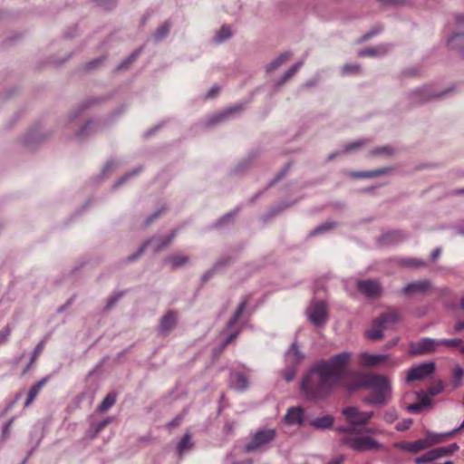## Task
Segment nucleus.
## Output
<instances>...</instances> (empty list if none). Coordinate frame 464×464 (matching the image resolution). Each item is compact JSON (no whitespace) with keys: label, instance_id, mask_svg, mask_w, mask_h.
I'll use <instances>...</instances> for the list:
<instances>
[{"label":"nucleus","instance_id":"1a4fd4ad","mask_svg":"<svg viewBox=\"0 0 464 464\" xmlns=\"http://www.w3.org/2000/svg\"><path fill=\"white\" fill-rule=\"evenodd\" d=\"M275 437L276 430L273 429L259 430L254 434L251 441L246 445L245 449L248 452L254 451L272 441Z\"/></svg>","mask_w":464,"mask_h":464},{"label":"nucleus","instance_id":"c756f323","mask_svg":"<svg viewBox=\"0 0 464 464\" xmlns=\"http://www.w3.org/2000/svg\"><path fill=\"white\" fill-rule=\"evenodd\" d=\"M232 32L230 27L227 25H223L215 36V41L219 44L230 38Z\"/></svg>","mask_w":464,"mask_h":464},{"label":"nucleus","instance_id":"72a5a7b5","mask_svg":"<svg viewBox=\"0 0 464 464\" xmlns=\"http://www.w3.org/2000/svg\"><path fill=\"white\" fill-rule=\"evenodd\" d=\"M439 341V346L445 345L450 348H460L462 340L459 338H453V339H440Z\"/></svg>","mask_w":464,"mask_h":464},{"label":"nucleus","instance_id":"2eb2a0df","mask_svg":"<svg viewBox=\"0 0 464 464\" xmlns=\"http://www.w3.org/2000/svg\"><path fill=\"white\" fill-rule=\"evenodd\" d=\"M285 421L289 425L302 426L304 424V411L301 407H292L287 410Z\"/></svg>","mask_w":464,"mask_h":464},{"label":"nucleus","instance_id":"09e8293b","mask_svg":"<svg viewBox=\"0 0 464 464\" xmlns=\"http://www.w3.org/2000/svg\"><path fill=\"white\" fill-rule=\"evenodd\" d=\"M362 144H363L362 141H355V142L348 143L347 145H345L344 151L345 152L352 151L353 150L360 148L361 146H362Z\"/></svg>","mask_w":464,"mask_h":464},{"label":"nucleus","instance_id":"e2e57ef3","mask_svg":"<svg viewBox=\"0 0 464 464\" xmlns=\"http://www.w3.org/2000/svg\"><path fill=\"white\" fill-rule=\"evenodd\" d=\"M92 124V122H88L86 123V125L82 128V130H81V133L80 135H83L84 131L89 129L91 127V125Z\"/></svg>","mask_w":464,"mask_h":464},{"label":"nucleus","instance_id":"7ed1b4c3","mask_svg":"<svg viewBox=\"0 0 464 464\" xmlns=\"http://www.w3.org/2000/svg\"><path fill=\"white\" fill-rule=\"evenodd\" d=\"M338 430L345 433L341 439L342 443L355 451H366L381 447L380 443L370 436L356 435L354 427L338 428Z\"/></svg>","mask_w":464,"mask_h":464},{"label":"nucleus","instance_id":"864d4df0","mask_svg":"<svg viewBox=\"0 0 464 464\" xmlns=\"http://www.w3.org/2000/svg\"><path fill=\"white\" fill-rule=\"evenodd\" d=\"M384 4L400 5L405 3L407 0H381Z\"/></svg>","mask_w":464,"mask_h":464},{"label":"nucleus","instance_id":"c85d7f7f","mask_svg":"<svg viewBox=\"0 0 464 464\" xmlns=\"http://www.w3.org/2000/svg\"><path fill=\"white\" fill-rule=\"evenodd\" d=\"M175 237H176V231H173L170 236H169L165 238L157 239L156 245L154 247V251L158 252V251L163 249L164 247H166L167 246H169L172 242V240L175 238Z\"/></svg>","mask_w":464,"mask_h":464},{"label":"nucleus","instance_id":"3c124183","mask_svg":"<svg viewBox=\"0 0 464 464\" xmlns=\"http://www.w3.org/2000/svg\"><path fill=\"white\" fill-rule=\"evenodd\" d=\"M295 375V372L294 370H289L285 372L284 378L286 382H289L294 379Z\"/></svg>","mask_w":464,"mask_h":464},{"label":"nucleus","instance_id":"20e7f679","mask_svg":"<svg viewBox=\"0 0 464 464\" xmlns=\"http://www.w3.org/2000/svg\"><path fill=\"white\" fill-rule=\"evenodd\" d=\"M457 430H453L447 433L429 434L425 440H418L411 442H395L393 444V448L411 453H418L432 445L443 442L447 438L452 437L456 434Z\"/></svg>","mask_w":464,"mask_h":464},{"label":"nucleus","instance_id":"f3484780","mask_svg":"<svg viewBox=\"0 0 464 464\" xmlns=\"http://www.w3.org/2000/svg\"><path fill=\"white\" fill-rule=\"evenodd\" d=\"M47 382H48V377H44V378L41 379L40 381H38L35 384H34L31 387V389L29 390V392L27 393V398L24 401L25 408L30 406L34 402V401L35 400L37 395L40 393L43 387L47 383Z\"/></svg>","mask_w":464,"mask_h":464},{"label":"nucleus","instance_id":"5701e85b","mask_svg":"<svg viewBox=\"0 0 464 464\" xmlns=\"http://www.w3.org/2000/svg\"><path fill=\"white\" fill-rule=\"evenodd\" d=\"M291 56H292V53L289 52L280 54L277 58H276L269 64H267L266 72H271L276 70L283 63H285L287 60H289Z\"/></svg>","mask_w":464,"mask_h":464},{"label":"nucleus","instance_id":"052dcab7","mask_svg":"<svg viewBox=\"0 0 464 464\" xmlns=\"http://www.w3.org/2000/svg\"><path fill=\"white\" fill-rule=\"evenodd\" d=\"M12 423H13V419H12V420H10L5 424V428H4V430H3L4 434H7V433L9 432L10 428H11V426H12Z\"/></svg>","mask_w":464,"mask_h":464},{"label":"nucleus","instance_id":"13d9d810","mask_svg":"<svg viewBox=\"0 0 464 464\" xmlns=\"http://www.w3.org/2000/svg\"><path fill=\"white\" fill-rule=\"evenodd\" d=\"M440 256V249L436 248L431 253V259L435 261Z\"/></svg>","mask_w":464,"mask_h":464},{"label":"nucleus","instance_id":"39448f33","mask_svg":"<svg viewBox=\"0 0 464 464\" xmlns=\"http://www.w3.org/2000/svg\"><path fill=\"white\" fill-rule=\"evenodd\" d=\"M399 319V312L390 309L373 321L372 327L366 331L365 334L371 340H379L382 337L383 330L394 325Z\"/></svg>","mask_w":464,"mask_h":464},{"label":"nucleus","instance_id":"c9c22d12","mask_svg":"<svg viewBox=\"0 0 464 464\" xmlns=\"http://www.w3.org/2000/svg\"><path fill=\"white\" fill-rule=\"evenodd\" d=\"M393 153L394 149L389 145L378 147L372 150L373 155H392Z\"/></svg>","mask_w":464,"mask_h":464},{"label":"nucleus","instance_id":"680f3d73","mask_svg":"<svg viewBox=\"0 0 464 464\" xmlns=\"http://www.w3.org/2000/svg\"><path fill=\"white\" fill-rule=\"evenodd\" d=\"M420 404H421V408L423 406H427V405L430 404V400L427 397H424V398L421 399V401H420Z\"/></svg>","mask_w":464,"mask_h":464},{"label":"nucleus","instance_id":"2f4dec72","mask_svg":"<svg viewBox=\"0 0 464 464\" xmlns=\"http://www.w3.org/2000/svg\"><path fill=\"white\" fill-rule=\"evenodd\" d=\"M384 173L383 169H376L372 171H362V172H351L350 176L353 178H372Z\"/></svg>","mask_w":464,"mask_h":464},{"label":"nucleus","instance_id":"423d86ee","mask_svg":"<svg viewBox=\"0 0 464 464\" xmlns=\"http://www.w3.org/2000/svg\"><path fill=\"white\" fill-rule=\"evenodd\" d=\"M343 415L348 423L359 426L367 424L373 416V412L362 411L356 407H346L343 410Z\"/></svg>","mask_w":464,"mask_h":464},{"label":"nucleus","instance_id":"7c9ffc66","mask_svg":"<svg viewBox=\"0 0 464 464\" xmlns=\"http://www.w3.org/2000/svg\"><path fill=\"white\" fill-rule=\"evenodd\" d=\"M303 65V63L302 62H299V63H296L295 64H294L285 74L284 76L281 78V80L278 82V85H282L284 84L285 82H287L289 79H291L296 72L297 71L301 68V66Z\"/></svg>","mask_w":464,"mask_h":464},{"label":"nucleus","instance_id":"ddd939ff","mask_svg":"<svg viewBox=\"0 0 464 464\" xmlns=\"http://www.w3.org/2000/svg\"><path fill=\"white\" fill-rule=\"evenodd\" d=\"M431 287V283L428 279H423L408 284L401 289L404 295H411L415 293H425Z\"/></svg>","mask_w":464,"mask_h":464},{"label":"nucleus","instance_id":"58836bf2","mask_svg":"<svg viewBox=\"0 0 464 464\" xmlns=\"http://www.w3.org/2000/svg\"><path fill=\"white\" fill-rule=\"evenodd\" d=\"M360 72V65L358 64H345L343 67V74H357Z\"/></svg>","mask_w":464,"mask_h":464},{"label":"nucleus","instance_id":"0eeeda50","mask_svg":"<svg viewBox=\"0 0 464 464\" xmlns=\"http://www.w3.org/2000/svg\"><path fill=\"white\" fill-rule=\"evenodd\" d=\"M455 22L459 31L453 33L447 44L451 49H459L464 57V14H456Z\"/></svg>","mask_w":464,"mask_h":464},{"label":"nucleus","instance_id":"f704fd0d","mask_svg":"<svg viewBox=\"0 0 464 464\" xmlns=\"http://www.w3.org/2000/svg\"><path fill=\"white\" fill-rule=\"evenodd\" d=\"M453 379H454V386L457 387L460 384L461 380L464 376V372L459 365H456L453 369Z\"/></svg>","mask_w":464,"mask_h":464},{"label":"nucleus","instance_id":"79ce46f5","mask_svg":"<svg viewBox=\"0 0 464 464\" xmlns=\"http://www.w3.org/2000/svg\"><path fill=\"white\" fill-rule=\"evenodd\" d=\"M111 418H107L99 422L94 428V436L100 433L109 423H111Z\"/></svg>","mask_w":464,"mask_h":464},{"label":"nucleus","instance_id":"5fc2aeb1","mask_svg":"<svg viewBox=\"0 0 464 464\" xmlns=\"http://www.w3.org/2000/svg\"><path fill=\"white\" fill-rule=\"evenodd\" d=\"M464 330V321L458 322L454 326L455 332H460Z\"/></svg>","mask_w":464,"mask_h":464},{"label":"nucleus","instance_id":"f8f14e48","mask_svg":"<svg viewBox=\"0 0 464 464\" xmlns=\"http://www.w3.org/2000/svg\"><path fill=\"white\" fill-rule=\"evenodd\" d=\"M357 290L369 298H377L382 295V286L376 280L357 281Z\"/></svg>","mask_w":464,"mask_h":464},{"label":"nucleus","instance_id":"cd10ccee","mask_svg":"<svg viewBox=\"0 0 464 464\" xmlns=\"http://www.w3.org/2000/svg\"><path fill=\"white\" fill-rule=\"evenodd\" d=\"M193 446L191 442V437L188 433H186L178 444V452L181 456L186 450H190Z\"/></svg>","mask_w":464,"mask_h":464},{"label":"nucleus","instance_id":"ea45409f","mask_svg":"<svg viewBox=\"0 0 464 464\" xmlns=\"http://www.w3.org/2000/svg\"><path fill=\"white\" fill-rule=\"evenodd\" d=\"M412 424L411 419H405L402 421L396 424L395 429L399 431L407 430Z\"/></svg>","mask_w":464,"mask_h":464},{"label":"nucleus","instance_id":"69168bd1","mask_svg":"<svg viewBox=\"0 0 464 464\" xmlns=\"http://www.w3.org/2000/svg\"><path fill=\"white\" fill-rule=\"evenodd\" d=\"M326 229H328V227L326 226H322V227H317L315 229L314 233H320V232H322L324 230H326Z\"/></svg>","mask_w":464,"mask_h":464},{"label":"nucleus","instance_id":"774afa93","mask_svg":"<svg viewBox=\"0 0 464 464\" xmlns=\"http://www.w3.org/2000/svg\"><path fill=\"white\" fill-rule=\"evenodd\" d=\"M252 461L250 459H246V460H244V461H241V462H237L235 464H251Z\"/></svg>","mask_w":464,"mask_h":464},{"label":"nucleus","instance_id":"bb28decb","mask_svg":"<svg viewBox=\"0 0 464 464\" xmlns=\"http://www.w3.org/2000/svg\"><path fill=\"white\" fill-rule=\"evenodd\" d=\"M387 52V48L384 46H378L372 48H367L359 52L360 57L375 56L384 54Z\"/></svg>","mask_w":464,"mask_h":464},{"label":"nucleus","instance_id":"393cba45","mask_svg":"<svg viewBox=\"0 0 464 464\" xmlns=\"http://www.w3.org/2000/svg\"><path fill=\"white\" fill-rule=\"evenodd\" d=\"M115 402H116V394L109 393L106 395V397L103 399V401L100 403L97 410L99 412H105L111 407H112L115 404Z\"/></svg>","mask_w":464,"mask_h":464},{"label":"nucleus","instance_id":"bf43d9fd","mask_svg":"<svg viewBox=\"0 0 464 464\" xmlns=\"http://www.w3.org/2000/svg\"><path fill=\"white\" fill-rule=\"evenodd\" d=\"M160 214V211L156 212L154 215L150 216L147 221L146 224L150 225L151 222H153Z\"/></svg>","mask_w":464,"mask_h":464},{"label":"nucleus","instance_id":"6ab92c4d","mask_svg":"<svg viewBox=\"0 0 464 464\" xmlns=\"http://www.w3.org/2000/svg\"><path fill=\"white\" fill-rule=\"evenodd\" d=\"M242 110V107L240 106H235V107H231L229 109H227L226 111L222 112V113H219V114H217V115H214L213 117H211L209 120H208V125H214V124H217L218 122H221L222 121L227 119L230 115L239 111Z\"/></svg>","mask_w":464,"mask_h":464},{"label":"nucleus","instance_id":"6e6d98bb","mask_svg":"<svg viewBox=\"0 0 464 464\" xmlns=\"http://www.w3.org/2000/svg\"><path fill=\"white\" fill-rule=\"evenodd\" d=\"M409 410L411 411H418L421 410V404L420 403H413L409 406Z\"/></svg>","mask_w":464,"mask_h":464},{"label":"nucleus","instance_id":"412c9836","mask_svg":"<svg viewBox=\"0 0 464 464\" xmlns=\"http://www.w3.org/2000/svg\"><path fill=\"white\" fill-rule=\"evenodd\" d=\"M231 382L234 387L238 391H244L248 386V381L246 377L240 372H236L231 375Z\"/></svg>","mask_w":464,"mask_h":464},{"label":"nucleus","instance_id":"9b49d317","mask_svg":"<svg viewBox=\"0 0 464 464\" xmlns=\"http://www.w3.org/2000/svg\"><path fill=\"white\" fill-rule=\"evenodd\" d=\"M435 371V363L434 362H425L419 364L415 367H412L408 372L406 381L408 382L422 380L430 374H432Z\"/></svg>","mask_w":464,"mask_h":464},{"label":"nucleus","instance_id":"4d7b16f0","mask_svg":"<svg viewBox=\"0 0 464 464\" xmlns=\"http://www.w3.org/2000/svg\"><path fill=\"white\" fill-rule=\"evenodd\" d=\"M343 461V457L339 456L329 461L327 464H342Z\"/></svg>","mask_w":464,"mask_h":464},{"label":"nucleus","instance_id":"f257e3e1","mask_svg":"<svg viewBox=\"0 0 464 464\" xmlns=\"http://www.w3.org/2000/svg\"><path fill=\"white\" fill-rule=\"evenodd\" d=\"M352 354L343 352L315 362L304 375L301 390L307 399L320 401L328 398L339 386L348 389Z\"/></svg>","mask_w":464,"mask_h":464},{"label":"nucleus","instance_id":"49530a36","mask_svg":"<svg viewBox=\"0 0 464 464\" xmlns=\"http://www.w3.org/2000/svg\"><path fill=\"white\" fill-rule=\"evenodd\" d=\"M443 388H444L443 384L441 382H440L437 385L431 386L429 389V394L431 396L438 395L439 393H440L442 392Z\"/></svg>","mask_w":464,"mask_h":464},{"label":"nucleus","instance_id":"e433bc0d","mask_svg":"<svg viewBox=\"0 0 464 464\" xmlns=\"http://www.w3.org/2000/svg\"><path fill=\"white\" fill-rule=\"evenodd\" d=\"M401 265L410 267H422L426 266L425 262L416 258L404 259L401 261Z\"/></svg>","mask_w":464,"mask_h":464},{"label":"nucleus","instance_id":"603ef678","mask_svg":"<svg viewBox=\"0 0 464 464\" xmlns=\"http://www.w3.org/2000/svg\"><path fill=\"white\" fill-rule=\"evenodd\" d=\"M218 92H219V88L218 87H213V88H211L208 91V92L207 94V97L208 98H213V97H215L218 93Z\"/></svg>","mask_w":464,"mask_h":464},{"label":"nucleus","instance_id":"a18cd8bd","mask_svg":"<svg viewBox=\"0 0 464 464\" xmlns=\"http://www.w3.org/2000/svg\"><path fill=\"white\" fill-rule=\"evenodd\" d=\"M11 334V329L6 326L3 331L0 332V344L5 343Z\"/></svg>","mask_w":464,"mask_h":464},{"label":"nucleus","instance_id":"0e129e2a","mask_svg":"<svg viewBox=\"0 0 464 464\" xmlns=\"http://www.w3.org/2000/svg\"><path fill=\"white\" fill-rule=\"evenodd\" d=\"M117 301V298H111V300H109L108 304H107V307L108 308H111L114 303Z\"/></svg>","mask_w":464,"mask_h":464},{"label":"nucleus","instance_id":"b1692460","mask_svg":"<svg viewBox=\"0 0 464 464\" xmlns=\"http://www.w3.org/2000/svg\"><path fill=\"white\" fill-rule=\"evenodd\" d=\"M166 263H169L172 269H176L186 265L188 262V257L179 255H172L165 259Z\"/></svg>","mask_w":464,"mask_h":464},{"label":"nucleus","instance_id":"6e6552de","mask_svg":"<svg viewBox=\"0 0 464 464\" xmlns=\"http://www.w3.org/2000/svg\"><path fill=\"white\" fill-rule=\"evenodd\" d=\"M308 318L316 326H323L328 320L326 304L323 301L314 302L308 309Z\"/></svg>","mask_w":464,"mask_h":464},{"label":"nucleus","instance_id":"4468645a","mask_svg":"<svg viewBox=\"0 0 464 464\" xmlns=\"http://www.w3.org/2000/svg\"><path fill=\"white\" fill-rule=\"evenodd\" d=\"M448 456L447 450L445 447H440L433 449L431 450L427 451L422 456L417 457L414 459V462L416 464H422L426 462H431L437 459H440L441 457Z\"/></svg>","mask_w":464,"mask_h":464},{"label":"nucleus","instance_id":"dca6fc26","mask_svg":"<svg viewBox=\"0 0 464 464\" xmlns=\"http://www.w3.org/2000/svg\"><path fill=\"white\" fill-rule=\"evenodd\" d=\"M387 358L386 355L362 353L360 358V363L364 367H373L385 362Z\"/></svg>","mask_w":464,"mask_h":464},{"label":"nucleus","instance_id":"f03ea898","mask_svg":"<svg viewBox=\"0 0 464 464\" xmlns=\"http://www.w3.org/2000/svg\"><path fill=\"white\" fill-rule=\"evenodd\" d=\"M365 387L372 390V393L365 398L364 401L382 405L386 401L392 388L390 380L382 374H362L351 370L349 390H357Z\"/></svg>","mask_w":464,"mask_h":464},{"label":"nucleus","instance_id":"a878e982","mask_svg":"<svg viewBox=\"0 0 464 464\" xmlns=\"http://www.w3.org/2000/svg\"><path fill=\"white\" fill-rule=\"evenodd\" d=\"M246 306V300L242 301L238 304V306H237L234 315L228 321V323L227 324V328H228V329L232 328L238 322V320L240 319L242 314L244 313V310H245Z\"/></svg>","mask_w":464,"mask_h":464},{"label":"nucleus","instance_id":"9d476101","mask_svg":"<svg viewBox=\"0 0 464 464\" xmlns=\"http://www.w3.org/2000/svg\"><path fill=\"white\" fill-rule=\"evenodd\" d=\"M439 347L437 339L424 337L415 343H411L410 353L412 355H421L434 352Z\"/></svg>","mask_w":464,"mask_h":464},{"label":"nucleus","instance_id":"37998d69","mask_svg":"<svg viewBox=\"0 0 464 464\" xmlns=\"http://www.w3.org/2000/svg\"><path fill=\"white\" fill-rule=\"evenodd\" d=\"M239 334V331H237L231 334H229L226 340L221 344V350L225 349L227 345H228L230 343H232L234 340L237 338Z\"/></svg>","mask_w":464,"mask_h":464},{"label":"nucleus","instance_id":"473e14b6","mask_svg":"<svg viewBox=\"0 0 464 464\" xmlns=\"http://www.w3.org/2000/svg\"><path fill=\"white\" fill-rule=\"evenodd\" d=\"M45 343H46V339H43L41 340L38 344L35 346L34 352H33V354H32V358H31V361H30V363L29 365L27 366V369L29 368L30 365H32L36 360L37 358L41 355V353H43L44 349V346H45Z\"/></svg>","mask_w":464,"mask_h":464},{"label":"nucleus","instance_id":"de8ad7c7","mask_svg":"<svg viewBox=\"0 0 464 464\" xmlns=\"http://www.w3.org/2000/svg\"><path fill=\"white\" fill-rule=\"evenodd\" d=\"M150 243H151V241H148V242L144 243V244L140 247V249L138 250V252H137L135 255H133V256H130L128 257V260H129V261H133V260H135L136 258H138V257H139V256H140L144 252L145 248H146V247H147Z\"/></svg>","mask_w":464,"mask_h":464},{"label":"nucleus","instance_id":"aec40b11","mask_svg":"<svg viewBox=\"0 0 464 464\" xmlns=\"http://www.w3.org/2000/svg\"><path fill=\"white\" fill-rule=\"evenodd\" d=\"M334 424V418L331 415L315 418L311 421V425L315 429H329Z\"/></svg>","mask_w":464,"mask_h":464},{"label":"nucleus","instance_id":"338daca9","mask_svg":"<svg viewBox=\"0 0 464 464\" xmlns=\"http://www.w3.org/2000/svg\"><path fill=\"white\" fill-rule=\"evenodd\" d=\"M376 34L375 32H372V33H370V34H365V35L363 36V39H364V40H367V39H369L371 36H372V35H373V34Z\"/></svg>","mask_w":464,"mask_h":464},{"label":"nucleus","instance_id":"8fccbe9b","mask_svg":"<svg viewBox=\"0 0 464 464\" xmlns=\"http://www.w3.org/2000/svg\"><path fill=\"white\" fill-rule=\"evenodd\" d=\"M445 448H446L448 455L454 453L455 451H457L459 449V447L457 443H451L448 446H445Z\"/></svg>","mask_w":464,"mask_h":464},{"label":"nucleus","instance_id":"a211bd4d","mask_svg":"<svg viewBox=\"0 0 464 464\" xmlns=\"http://www.w3.org/2000/svg\"><path fill=\"white\" fill-rule=\"evenodd\" d=\"M177 322V314L174 311H169L160 320V328L162 332L171 330Z\"/></svg>","mask_w":464,"mask_h":464},{"label":"nucleus","instance_id":"a19ab883","mask_svg":"<svg viewBox=\"0 0 464 464\" xmlns=\"http://www.w3.org/2000/svg\"><path fill=\"white\" fill-rule=\"evenodd\" d=\"M140 49L134 51L130 55V57L121 64L120 69L126 68L130 63H133L136 60V58L140 55Z\"/></svg>","mask_w":464,"mask_h":464},{"label":"nucleus","instance_id":"4c0bfd02","mask_svg":"<svg viewBox=\"0 0 464 464\" xmlns=\"http://www.w3.org/2000/svg\"><path fill=\"white\" fill-rule=\"evenodd\" d=\"M169 24L168 22L164 23L157 31L155 37L157 40L162 39L165 37L169 32Z\"/></svg>","mask_w":464,"mask_h":464},{"label":"nucleus","instance_id":"4be33fe9","mask_svg":"<svg viewBox=\"0 0 464 464\" xmlns=\"http://www.w3.org/2000/svg\"><path fill=\"white\" fill-rule=\"evenodd\" d=\"M304 358L303 354L299 351L298 345L294 343L286 353V360L292 364L298 363Z\"/></svg>","mask_w":464,"mask_h":464},{"label":"nucleus","instance_id":"c03bdc74","mask_svg":"<svg viewBox=\"0 0 464 464\" xmlns=\"http://www.w3.org/2000/svg\"><path fill=\"white\" fill-rule=\"evenodd\" d=\"M383 419L388 423H392L397 419V414L395 411H388L384 413Z\"/></svg>","mask_w":464,"mask_h":464}]
</instances>
